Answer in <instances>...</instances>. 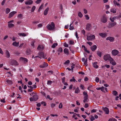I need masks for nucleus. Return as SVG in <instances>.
<instances>
[{
	"mask_svg": "<svg viewBox=\"0 0 121 121\" xmlns=\"http://www.w3.org/2000/svg\"><path fill=\"white\" fill-rule=\"evenodd\" d=\"M57 45L58 44L57 43H54L52 46V48H55L56 46H57Z\"/></svg>",
	"mask_w": 121,
	"mask_h": 121,
	"instance_id": "nucleus-32",
	"label": "nucleus"
},
{
	"mask_svg": "<svg viewBox=\"0 0 121 121\" xmlns=\"http://www.w3.org/2000/svg\"><path fill=\"white\" fill-rule=\"evenodd\" d=\"M33 97L34 101H36L38 99V96L36 95H34Z\"/></svg>",
	"mask_w": 121,
	"mask_h": 121,
	"instance_id": "nucleus-19",
	"label": "nucleus"
},
{
	"mask_svg": "<svg viewBox=\"0 0 121 121\" xmlns=\"http://www.w3.org/2000/svg\"><path fill=\"white\" fill-rule=\"evenodd\" d=\"M6 82L9 84H11L13 83L9 79H7L6 80Z\"/></svg>",
	"mask_w": 121,
	"mask_h": 121,
	"instance_id": "nucleus-29",
	"label": "nucleus"
},
{
	"mask_svg": "<svg viewBox=\"0 0 121 121\" xmlns=\"http://www.w3.org/2000/svg\"><path fill=\"white\" fill-rule=\"evenodd\" d=\"M69 62V60H68L65 62L64 64L65 65H67L68 64Z\"/></svg>",
	"mask_w": 121,
	"mask_h": 121,
	"instance_id": "nucleus-39",
	"label": "nucleus"
},
{
	"mask_svg": "<svg viewBox=\"0 0 121 121\" xmlns=\"http://www.w3.org/2000/svg\"><path fill=\"white\" fill-rule=\"evenodd\" d=\"M85 17H86V19L87 20H89L90 18V17L88 15H85Z\"/></svg>",
	"mask_w": 121,
	"mask_h": 121,
	"instance_id": "nucleus-49",
	"label": "nucleus"
},
{
	"mask_svg": "<svg viewBox=\"0 0 121 121\" xmlns=\"http://www.w3.org/2000/svg\"><path fill=\"white\" fill-rule=\"evenodd\" d=\"M48 66V65L47 63L44 62L42 65L39 66V67L41 68H44L47 67Z\"/></svg>",
	"mask_w": 121,
	"mask_h": 121,
	"instance_id": "nucleus-12",
	"label": "nucleus"
},
{
	"mask_svg": "<svg viewBox=\"0 0 121 121\" xmlns=\"http://www.w3.org/2000/svg\"><path fill=\"white\" fill-rule=\"evenodd\" d=\"M17 12L15 11H13L11 12L9 14V16L8 17L9 18H10L12 17L13 15L15 14Z\"/></svg>",
	"mask_w": 121,
	"mask_h": 121,
	"instance_id": "nucleus-9",
	"label": "nucleus"
},
{
	"mask_svg": "<svg viewBox=\"0 0 121 121\" xmlns=\"http://www.w3.org/2000/svg\"><path fill=\"white\" fill-rule=\"evenodd\" d=\"M64 53L67 55H68L69 54V53L68 52V49L67 48H65L64 49Z\"/></svg>",
	"mask_w": 121,
	"mask_h": 121,
	"instance_id": "nucleus-21",
	"label": "nucleus"
},
{
	"mask_svg": "<svg viewBox=\"0 0 121 121\" xmlns=\"http://www.w3.org/2000/svg\"><path fill=\"white\" fill-rule=\"evenodd\" d=\"M62 107H63V105H62V103H60V104L59 105V108H62Z\"/></svg>",
	"mask_w": 121,
	"mask_h": 121,
	"instance_id": "nucleus-52",
	"label": "nucleus"
},
{
	"mask_svg": "<svg viewBox=\"0 0 121 121\" xmlns=\"http://www.w3.org/2000/svg\"><path fill=\"white\" fill-rule=\"evenodd\" d=\"M119 51L116 49L112 50V55L115 56L117 55L119 53Z\"/></svg>",
	"mask_w": 121,
	"mask_h": 121,
	"instance_id": "nucleus-6",
	"label": "nucleus"
},
{
	"mask_svg": "<svg viewBox=\"0 0 121 121\" xmlns=\"http://www.w3.org/2000/svg\"><path fill=\"white\" fill-rule=\"evenodd\" d=\"M99 35L102 38H105L107 36V33H99Z\"/></svg>",
	"mask_w": 121,
	"mask_h": 121,
	"instance_id": "nucleus-14",
	"label": "nucleus"
},
{
	"mask_svg": "<svg viewBox=\"0 0 121 121\" xmlns=\"http://www.w3.org/2000/svg\"><path fill=\"white\" fill-rule=\"evenodd\" d=\"M0 101L2 103H5V98H4L3 99H1Z\"/></svg>",
	"mask_w": 121,
	"mask_h": 121,
	"instance_id": "nucleus-51",
	"label": "nucleus"
},
{
	"mask_svg": "<svg viewBox=\"0 0 121 121\" xmlns=\"http://www.w3.org/2000/svg\"><path fill=\"white\" fill-rule=\"evenodd\" d=\"M39 55L41 57H42L43 58H44L45 59H47V58H45L44 54L43 52H40L39 53Z\"/></svg>",
	"mask_w": 121,
	"mask_h": 121,
	"instance_id": "nucleus-15",
	"label": "nucleus"
},
{
	"mask_svg": "<svg viewBox=\"0 0 121 121\" xmlns=\"http://www.w3.org/2000/svg\"><path fill=\"white\" fill-rule=\"evenodd\" d=\"M18 17L19 18H21L22 17V15L21 14H20L18 15Z\"/></svg>",
	"mask_w": 121,
	"mask_h": 121,
	"instance_id": "nucleus-54",
	"label": "nucleus"
},
{
	"mask_svg": "<svg viewBox=\"0 0 121 121\" xmlns=\"http://www.w3.org/2000/svg\"><path fill=\"white\" fill-rule=\"evenodd\" d=\"M97 63L96 62L93 63V66L94 68H98V66L97 65Z\"/></svg>",
	"mask_w": 121,
	"mask_h": 121,
	"instance_id": "nucleus-24",
	"label": "nucleus"
},
{
	"mask_svg": "<svg viewBox=\"0 0 121 121\" xmlns=\"http://www.w3.org/2000/svg\"><path fill=\"white\" fill-rule=\"evenodd\" d=\"M101 22L103 23H105L107 21V17L105 16H103L101 18Z\"/></svg>",
	"mask_w": 121,
	"mask_h": 121,
	"instance_id": "nucleus-5",
	"label": "nucleus"
},
{
	"mask_svg": "<svg viewBox=\"0 0 121 121\" xmlns=\"http://www.w3.org/2000/svg\"><path fill=\"white\" fill-rule=\"evenodd\" d=\"M116 9L113 8H112L111 10L110 11L111 12H112L113 13H116Z\"/></svg>",
	"mask_w": 121,
	"mask_h": 121,
	"instance_id": "nucleus-34",
	"label": "nucleus"
},
{
	"mask_svg": "<svg viewBox=\"0 0 121 121\" xmlns=\"http://www.w3.org/2000/svg\"><path fill=\"white\" fill-rule=\"evenodd\" d=\"M83 94L85 96H88V95L87 94V92H85V91H84L83 93Z\"/></svg>",
	"mask_w": 121,
	"mask_h": 121,
	"instance_id": "nucleus-59",
	"label": "nucleus"
},
{
	"mask_svg": "<svg viewBox=\"0 0 121 121\" xmlns=\"http://www.w3.org/2000/svg\"><path fill=\"white\" fill-rule=\"evenodd\" d=\"M97 48V47L96 45H94L91 47V48L92 51H94Z\"/></svg>",
	"mask_w": 121,
	"mask_h": 121,
	"instance_id": "nucleus-17",
	"label": "nucleus"
},
{
	"mask_svg": "<svg viewBox=\"0 0 121 121\" xmlns=\"http://www.w3.org/2000/svg\"><path fill=\"white\" fill-rule=\"evenodd\" d=\"M75 79L74 76L72 77V79H71L70 80V82L73 81L74 82H75Z\"/></svg>",
	"mask_w": 121,
	"mask_h": 121,
	"instance_id": "nucleus-45",
	"label": "nucleus"
},
{
	"mask_svg": "<svg viewBox=\"0 0 121 121\" xmlns=\"http://www.w3.org/2000/svg\"><path fill=\"white\" fill-rule=\"evenodd\" d=\"M10 9L9 8H7L6 9L5 13H9L10 11Z\"/></svg>",
	"mask_w": 121,
	"mask_h": 121,
	"instance_id": "nucleus-30",
	"label": "nucleus"
},
{
	"mask_svg": "<svg viewBox=\"0 0 121 121\" xmlns=\"http://www.w3.org/2000/svg\"><path fill=\"white\" fill-rule=\"evenodd\" d=\"M104 87H101V91H103L104 92H105V91L104 90Z\"/></svg>",
	"mask_w": 121,
	"mask_h": 121,
	"instance_id": "nucleus-41",
	"label": "nucleus"
},
{
	"mask_svg": "<svg viewBox=\"0 0 121 121\" xmlns=\"http://www.w3.org/2000/svg\"><path fill=\"white\" fill-rule=\"evenodd\" d=\"M86 29L87 30H90L91 28V25L90 24L88 23L86 25Z\"/></svg>",
	"mask_w": 121,
	"mask_h": 121,
	"instance_id": "nucleus-7",
	"label": "nucleus"
},
{
	"mask_svg": "<svg viewBox=\"0 0 121 121\" xmlns=\"http://www.w3.org/2000/svg\"><path fill=\"white\" fill-rule=\"evenodd\" d=\"M6 53L7 55L6 57L8 58L10 56V54L9 51L8 50H6Z\"/></svg>",
	"mask_w": 121,
	"mask_h": 121,
	"instance_id": "nucleus-27",
	"label": "nucleus"
},
{
	"mask_svg": "<svg viewBox=\"0 0 121 121\" xmlns=\"http://www.w3.org/2000/svg\"><path fill=\"white\" fill-rule=\"evenodd\" d=\"M78 16L80 17H82V14L81 12H79L78 13Z\"/></svg>",
	"mask_w": 121,
	"mask_h": 121,
	"instance_id": "nucleus-37",
	"label": "nucleus"
},
{
	"mask_svg": "<svg viewBox=\"0 0 121 121\" xmlns=\"http://www.w3.org/2000/svg\"><path fill=\"white\" fill-rule=\"evenodd\" d=\"M99 79L98 77L96 78L95 79V81L96 82H98L99 81Z\"/></svg>",
	"mask_w": 121,
	"mask_h": 121,
	"instance_id": "nucleus-56",
	"label": "nucleus"
},
{
	"mask_svg": "<svg viewBox=\"0 0 121 121\" xmlns=\"http://www.w3.org/2000/svg\"><path fill=\"white\" fill-rule=\"evenodd\" d=\"M43 5V4H42L39 7L38 10L39 12L40 10L42 9Z\"/></svg>",
	"mask_w": 121,
	"mask_h": 121,
	"instance_id": "nucleus-35",
	"label": "nucleus"
},
{
	"mask_svg": "<svg viewBox=\"0 0 121 121\" xmlns=\"http://www.w3.org/2000/svg\"><path fill=\"white\" fill-rule=\"evenodd\" d=\"M57 51L58 52H61L63 51V50L61 48H59Z\"/></svg>",
	"mask_w": 121,
	"mask_h": 121,
	"instance_id": "nucleus-43",
	"label": "nucleus"
},
{
	"mask_svg": "<svg viewBox=\"0 0 121 121\" xmlns=\"http://www.w3.org/2000/svg\"><path fill=\"white\" fill-rule=\"evenodd\" d=\"M110 57V55L109 54L105 55L104 56L103 58L105 61H106L107 60H110V58H111Z\"/></svg>",
	"mask_w": 121,
	"mask_h": 121,
	"instance_id": "nucleus-2",
	"label": "nucleus"
},
{
	"mask_svg": "<svg viewBox=\"0 0 121 121\" xmlns=\"http://www.w3.org/2000/svg\"><path fill=\"white\" fill-rule=\"evenodd\" d=\"M113 3L114 4H116L117 6H119L120 4L119 3H117V1L115 0H114L113 1Z\"/></svg>",
	"mask_w": 121,
	"mask_h": 121,
	"instance_id": "nucleus-36",
	"label": "nucleus"
},
{
	"mask_svg": "<svg viewBox=\"0 0 121 121\" xmlns=\"http://www.w3.org/2000/svg\"><path fill=\"white\" fill-rule=\"evenodd\" d=\"M43 48L44 47H43L42 48V49H43ZM37 49L39 50H42V48H41L40 45H39L38 46L37 48Z\"/></svg>",
	"mask_w": 121,
	"mask_h": 121,
	"instance_id": "nucleus-33",
	"label": "nucleus"
},
{
	"mask_svg": "<svg viewBox=\"0 0 121 121\" xmlns=\"http://www.w3.org/2000/svg\"><path fill=\"white\" fill-rule=\"evenodd\" d=\"M103 109L104 112H105V113L107 114H108L109 112V109L107 107L104 108H103Z\"/></svg>",
	"mask_w": 121,
	"mask_h": 121,
	"instance_id": "nucleus-11",
	"label": "nucleus"
},
{
	"mask_svg": "<svg viewBox=\"0 0 121 121\" xmlns=\"http://www.w3.org/2000/svg\"><path fill=\"white\" fill-rule=\"evenodd\" d=\"M35 6H33V7H32L31 9V12H33L34 11V10H35Z\"/></svg>",
	"mask_w": 121,
	"mask_h": 121,
	"instance_id": "nucleus-38",
	"label": "nucleus"
},
{
	"mask_svg": "<svg viewBox=\"0 0 121 121\" xmlns=\"http://www.w3.org/2000/svg\"><path fill=\"white\" fill-rule=\"evenodd\" d=\"M41 104H43V105L44 106L46 105V103L45 102L42 101L41 103Z\"/></svg>",
	"mask_w": 121,
	"mask_h": 121,
	"instance_id": "nucleus-48",
	"label": "nucleus"
},
{
	"mask_svg": "<svg viewBox=\"0 0 121 121\" xmlns=\"http://www.w3.org/2000/svg\"><path fill=\"white\" fill-rule=\"evenodd\" d=\"M110 63L113 65H115L116 64V63L115 62L114 60L112 58H110Z\"/></svg>",
	"mask_w": 121,
	"mask_h": 121,
	"instance_id": "nucleus-10",
	"label": "nucleus"
},
{
	"mask_svg": "<svg viewBox=\"0 0 121 121\" xmlns=\"http://www.w3.org/2000/svg\"><path fill=\"white\" fill-rule=\"evenodd\" d=\"M108 121H116V120L115 118H110Z\"/></svg>",
	"mask_w": 121,
	"mask_h": 121,
	"instance_id": "nucleus-40",
	"label": "nucleus"
},
{
	"mask_svg": "<svg viewBox=\"0 0 121 121\" xmlns=\"http://www.w3.org/2000/svg\"><path fill=\"white\" fill-rule=\"evenodd\" d=\"M80 91V90H79L78 87H77L75 90V93H78Z\"/></svg>",
	"mask_w": 121,
	"mask_h": 121,
	"instance_id": "nucleus-31",
	"label": "nucleus"
},
{
	"mask_svg": "<svg viewBox=\"0 0 121 121\" xmlns=\"http://www.w3.org/2000/svg\"><path fill=\"white\" fill-rule=\"evenodd\" d=\"M52 82V81L50 80L48 81L47 82V84L48 85H51Z\"/></svg>",
	"mask_w": 121,
	"mask_h": 121,
	"instance_id": "nucleus-44",
	"label": "nucleus"
},
{
	"mask_svg": "<svg viewBox=\"0 0 121 121\" xmlns=\"http://www.w3.org/2000/svg\"><path fill=\"white\" fill-rule=\"evenodd\" d=\"M72 25L71 24L70 25V28H69V29L71 30H72L73 29V26H71V25Z\"/></svg>",
	"mask_w": 121,
	"mask_h": 121,
	"instance_id": "nucleus-53",
	"label": "nucleus"
},
{
	"mask_svg": "<svg viewBox=\"0 0 121 121\" xmlns=\"http://www.w3.org/2000/svg\"><path fill=\"white\" fill-rule=\"evenodd\" d=\"M69 43L71 44H73L74 43V42L72 40H70L69 41Z\"/></svg>",
	"mask_w": 121,
	"mask_h": 121,
	"instance_id": "nucleus-57",
	"label": "nucleus"
},
{
	"mask_svg": "<svg viewBox=\"0 0 121 121\" xmlns=\"http://www.w3.org/2000/svg\"><path fill=\"white\" fill-rule=\"evenodd\" d=\"M42 0H37L35 1V3L37 4L39 3Z\"/></svg>",
	"mask_w": 121,
	"mask_h": 121,
	"instance_id": "nucleus-50",
	"label": "nucleus"
},
{
	"mask_svg": "<svg viewBox=\"0 0 121 121\" xmlns=\"http://www.w3.org/2000/svg\"><path fill=\"white\" fill-rule=\"evenodd\" d=\"M19 42H13L12 43V45L13 46H14L16 47H17L19 46Z\"/></svg>",
	"mask_w": 121,
	"mask_h": 121,
	"instance_id": "nucleus-18",
	"label": "nucleus"
},
{
	"mask_svg": "<svg viewBox=\"0 0 121 121\" xmlns=\"http://www.w3.org/2000/svg\"><path fill=\"white\" fill-rule=\"evenodd\" d=\"M47 29L50 30H53L55 29V25L54 23L52 22L51 24H48L47 26Z\"/></svg>",
	"mask_w": 121,
	"mask_h": 121,
	"instance_id": "nucleus-1",
	"label": "nucleus"
},
{
	"mask_svg": "<svg viewBox=\"0 0 121 121\" xmlns=\"http://www.w3.org/2000/svg\"><path fill=\"white\" fill-rule=\"evenodd\" d=\"M95 39V36L94 35H91L90 36H87V39L88 41L91 40H92L94 39Z\"/></svg>",
	"mask_w": 121,
	"mask_h": 121,
	"instance_id": "nucleus-4",
	"label": "nucleus"
},
{
	"mask_svg": "<svg viewBox=\"0 0 121 121\" xmlns=\"http://www.w3.org/2000/svg\"><path fill=\"white\" fill-rule=\"evenodd\" d=\"M64 46L66 47H68V45L66 43H64Z\"/></svg>",
	"mask_w": 121,
	"mask_h": 121,
	"instance_id": "nucleus-64",
	"label": "nucleus"
},
{
	"mask_svg": "<svg viewBox=\"0 0 121 121\" xmlns=\"http://www.w3.org/2000/svg\"><path fill=\"white\" fill-rule=\"evenodd\" d=\"M88 96H85L84 98L83 102L84 103H85L86 102L88 101L87 100L88 99Z\"/></svg>",
	"mask_w": 121,
	"mask_h": 121,
	"instance_id": "nucleus-20",
	"label": "nucleus"
},
{
	"mask_svg": "<svg viewBox=\"0 0 121 121\" xmlns=\"http://www.w3.org/2000/svg\"><path fill=\"white\" fill-rule=\"evenodd\" d=\"M97 55L99 56L100 57H101L102 55L101 53V52H97Z\"/></svg>",
	"mask_w": 121,
	"mask_h": 121,
	"instance_id": "nucleus-42",
	"label": "nucleus"
},
{
	"mask_svg": "<svg viewBox=\"0 0 121 121\" xmlns=\"http://www.w3.org/2000/svg\"><path fill=\"white\" fill-rule=\"evenodd\" d=\"M117 24V23L115 22H110L109 23L108 27V28H111L115 26Z\"/></svg>",
	"mask_w": 121,
	"mask_h": 121,
	"instance_id": "nucleus-3",
	"label": "nucleus"
},
{
	"mask_svg": "<svg viewBox=\"0 0 121 121\" xmlns=\"http://www.w3.org/2000/svg\"><path fill=\"white\" fill-rule=\"evenodd\" d=\"M87 43L90 46H91L92 44V43L90 42H87Z\"/></svg>",
	"mask_w": 121,
	"mask_h": 121,
	"instance_id": "nucleus-58",
	"label": "nucleus"
},
{
	"mask_svg": "<svg viewBox=\"0 0 121 121\" xmlns=\"http://www.w3.org/2000/svg\"><path fill=\"white\" fill-rule=\"evenodd\" d=\"M82 33L84 35H85V30H83L82 31Z\"/></svg>",
	"mask_w": 121,
	"mask_h": 121,
	"instance_id": "nucleus-61",
	"label": "nucleus"
},
{
	"mask_svg": "<svg viewBox=\"0 0 121 121\" xmlns=\"http://www.w3.org/2000/svg\"><path fill=\"white\" fill-rule=\"evenodd\" d=\"M11 64L12 65H18V63L17 61L14 60H11Z\"/></svg>",
	"mask_w": 121,
	"mask_h": 121,
	"instance_id": "nucleus-8",
	"label": "nucleus"
},
{
	"mask_svg": "<svg viewBox=\"0 0 121 121\" xmlns=\"http://www.w3.org/2000/svg\"><path fill=\"white\" fill-rule=\"evenodd\" d=\"M49 8H47L45 10L44 12V14L45 15H46L47 14L48 11L49 10Z\"/></svg>",
	"mask_w": 121,
	"mask_h": 121,
	"instance_id": "nucleus-23",
	"label": "nucleus"
},
{
	"mask_svg": "<svg viewBox=\"0 0 121 121\" xmlns=\"http://www.w3.org/2000/svg\"><path fill=\"white\" fill-rule=\"evenodd\" d=\"M114 38L112 37H107L106 39L107 40H109L111 42H113L114 40Z\"/></svg>",
	"mask_w": 121,
	"mask_h": 121,
	"instance_id": "nucleus-16",
	"label": "nucleus"
},
{
	"mask_svg": "<svg viewBox=\"0 0 121 121\" xmlns=\"http://www.w3.org/2000/svg\"><path fill=\"white\" fill-rule=\"evenodd\" d=\"M33 1L31 0H28L26 1L25 3V4H26L30 5L32 4L33 3Z\"/></svg>",
	"mask_w": 121,
	"mask_h": 121,
	"instance_id": "nucleus-13",
	"label": "nucleus"
},
{
	"mask_svg": "<svg viewBox=\"0 0 121 121\" xmlns=\"http://www.w3.org/2000/svg\"><path fill=\"white\" fill-rule=\"evenodd\" d=\"M20 59L22 60H23L25 62H27L28 61V60L27 59L22 57H20Z\"/></svg>",
	"mask_w": 121,
	"mask_h": 121,
	"instance_id": "nucleus-22",
	"label": "nucleus"
},
{
	"mask_svg": "<svg viewBox=\"0 0 121 121\" xmlns=\"http://www.w3.org/2000/svg\"><path fill=\"white\" fill-rule=\"evenodd\" d=\"M14 54L16 55H19L20 54V53L17 51L15 52Z\"/></svg>",
	"mask_w": 121,
	"mask_h": 121,
	"instance_id": "nucleus-60",
	"label": "nucleus"
},
{
	"mask_svg": "<svg viewBox=\"0 0 121 121\" xmlns=\"http://www.w3.org/2000/svg\"><path fill=\"white\" fill-rule=\"evenodd\" d=\"M110 20L112 22H114V18L113 17L112 18H110Z\"/></svg>",
	"mask_w": 121,
	"mask_h": 121,
	"instance_id": "nucleus-47",
	"label": "nucleus"
},
{
	"mask_svg": "<svg viewBox=\"0 0 121 121\" xmlns=\"http://www.w3.org/2000/svg\"><path fill=\"white\" fill-rule=\"evenodd\" d=\"M18 35L20 36H26V34L24 33H19Z\"/></svg>",
	"mask_w": 121,
	"mask_h": 121,
	"instance_id": "nucleus-25",
	"label": "nucleus"
},
{
	"mask_svg": "<svg viewBox=\"0 0 121 121\" xmlns=\"http://www.w3.org/2000/svg\"><path fill=\"white\" fill-rule=\"evenodd\" d=\"M112 94L113 95L117 96L118 95L117 92L115 91H112Z\"/></svg>",
	"mask_w": 121,
	"mask_h": 121,
	"instance_id": "nucleus-28",
	"label": "nucleus"
},
{
	"mask_svg": "<svg viewBox=\"0 0 121 121\" xmlns=\"http://www.w3.org/2000/svg\"><path fill=\"white\" fill-rule=\"evenodd\" d=\"M91 117L90 118V119H91V121H93L95 119L94 118L92 115H91Z\"/></svg>",
	"mask_w": 121,
	"mask_h": 121,
	"instance_id": "nucleus-46",
	"label": "nucleus"
},
{
	"mask_svg": "<svg viewBox=\"0 0 121 121\" xmlns=\"http://www.w3.org/2000/svg\"><path fill=\"white\" fill-rule=\"evenodd\" d=\"M88 107V104H85L84 105V107L85 108H86Z\"/></svg>",
	"mask_w": 121,
	"mask_h": 121,
	"instance_id": "nucleus-62",
	"label": "nucleus"
},
{
	"mask_svg": "<svg viewBox=\"0 0 121 121\" xmlns=\"http://www.w3.org/2000/svg\"><path fill=\"white\" fill-rule=\"evenodd\" d=\"M87 59H86V60H85V61L84 62V63L85 65H86V66H87Z\"/></svg>",
	"mask_w": 121,
	"mask_h": 121,
	"instance_id": "nucleus-63",
	"label": "nucleus"
},
{
	"mask_svg": "<svg viewBox=\"0 0 121 121\" xmlns=\"http://www.w3.org/2000/svg\"><path fill=\"white\" fill-rule=\"evenodd\" d=\"M5 1H6L5 0H4L2 2L1 4L2 5H3L5 3Z\"/></svg>",
	"mask_w": 121,
	"mask_h": 121,
	"instance_id": "nucleus-55",
	"label": "nucleus"
},
{
	"mask_svg": "<svg viewBox=\"0 0 121 121\" xmlns=\"http://www.w3.org/2000/svg\"><path fill=\"white\" fill-rule=\"evenodd\" d=\"M8 23V27L9 28H12L13 27H14V24L11 23Z\"/></svg>",
	"mask_w": 121,
	"mask_h": 121,
	"instance_id": "nucleus-26",
	"label": "nucleus"
}]
</instances>
